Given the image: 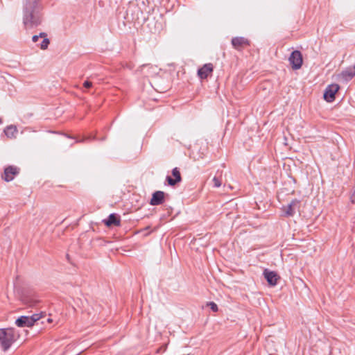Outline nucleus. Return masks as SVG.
I'll return each mask as SVG.
<instances>
[{
  "label": "nucleus",
  "instance_id": "nucleus-17",
  "mask_svg": "<svg viewBox=\"0 0 355 355\" xmlns=\"http://www.w3.org/2000/svg\"><path fill=\"white\" fill-rule=\"evenodd\" d=\"M42 38H43V40L41 42V44H40V47L41 49L45 50V49H46L48 48V46H49V44L50 43V41L47 38V37H42Z\"/></svg>",
  "mask_w": 355,
  "mask_h": 355
},
{
  "label": "nucleus",
  "instance_id": "nucleus-21",
  "mask_svg": "<svg viewBox=\"0 0 355 355\" xmlns=\"http://www.w3.org/2000/svg\"><path fill=\"white\" fill-rule=\"evenodd\" d=\"M83 86L85 88H90L92 86V83L89 80H86L84 82Z\"/></svg>",
  "mask_w": 355,
  "mask_h": 355
},
{
  "label": "nucleus",
  "instance_id": "nucleus-16",
  "mask_svg": "<svg viewBox=\"0 0 355 355\" xmlns=\"http://www.w3.org/2000/svg\"><path fill=\"white\" fill-rule=\"evenodd\" d=\"M4 132L8 138L15 137V135L17 132V127L13 125H8L5 128Z\"/></svg>",
  "mask_w": 355,
  "mask_h": 355
},
{
  "label": "nucleus",
  "instance_id": "nucleus-20",
  "mask_svg": "<svg viewBox=\"0 0 355 355\" xmlns=\"http://www.w3.org/2000/svg\"><path fill=\"white\" fill-rule=\"evenodd\" d=\"M213 182H214V186L216 188L220 187L221 185V180L220 179H219L217 177H214L212 180Z\"/></svg>",
  "mask_w": 355,
  "mask_h": 355
},
{
  "label": "nucleus",
  "instance_id": "nucleus-19",
  "mask_svg": "<svg viewBox=\"0 0 355 355\" xmlns=\"http://www.w3.org/2000/svg\"><path fill=\"white\" fill-rule=\"evenodd\" d=\"M47 37V34L45 33H40L38 35H33L32 40L33 42H37L40 37Z\"/></svg>",
  "mask_w": 355,
  "mask_h": 355
},
{
  "label": "nucleus",
  "instance_id": "nucleus-7",
  "mask_svg": "<svg viewBox=\"0 0 355 355\" xmlns=\"http://www.w3.org/2000/svg\"><path fill=\"white\" fill-rule=\"evenodd\" d=\"M19 168L17 166H9L4 169V173L2 175V179L6 182L12 180L15 175L19 174Z\"/></svg>",
  "mask_w": 355,
  "mask_h": 355
},
{
  "label": "nucleus",
  "instance_id": "nucleus-12",
  "mask_svg": "<svg viewBox=\"0 0 355 355\" xmlns=\"http://www.w3.org/2000/svg\"><path fill=\"white\" fill-rule=\"evenodd\" d=\"M103 223L107 227L112 225L119 226L121 225V220L119 216L116 214H111L107 219L103 220Z\"/></svg>",
  "mask_w": 355,
  "mask_h": 355
},
{
  "label": "nucleus",
  "instance_id": "nucleus-23",
  "mask_svg": "<svg viewBox=\"0 0 355 355\" xmlns=\"http://www.w3.org/2000/svg\"><path fill=\"white\" fill-rule=\"evenodd\" d=\"M87 139H91V137H86V138H85V139H83V141L87 140Z\"/></svg>",
  "mask_w": 355,
  "mask_h": 355
},
{
  "label": "nucleus",
  "instance_id": "nucleus-2",
  "mask_svg": "<svg viewBox=\"0 0 355 355\" xmlns=\"http://www.w3.org/2000/svg\"><path fill=\"white\" fill-rule=\"evenodd\" d=\"M17 338L14 328L0 329V344L3 351L8 350Z\"/></svg>",
  "mask_w": 355,
  "mask_h": 355
},
{
  "label": "nucleus",
  "instance_id": "nucleus-11",
  "mask_svg": "<svg viewBox=\"0 0 355 355\" xmlns=\"http://www.w3.org/2000/svg\"><path fill=\"white\" fill-rule=\"evenodd\" d=\"M166 193L162 191H157L152 195L150 204L153 206L160 205L164 202Z\"/></svg>",
  "mask_w": 355,
  "mask_h": 355
},
{
  "label": "nucleus",
  "instance_id": "nucleus-15",
  "mask_svg": "<svg viewBox=\"0 0 355 355\" xmlns=\"http://www.w3.org/2000/svg\"><path fill=\"white\" fill-rule=\"evenodd\" d=\"M21 300L23 302V304L28 306H34L38 302L37 300H35L33 297L27 295H22L21 297Z\"/></svg>",
  "mask_w": 355,
  "mask_h": 355
},
{
  "label": "nucleus",
  "instance_id": "nucleus-3",
  "mask_svg": "<svg viewBox=\"0 0 355 355\" xmlns=\"http://www.w3.org/2000/svg\"><path fill=\"white\" fill-rule=\"evenodd\" d=\"M45 316L46 313L44 312L35 313L31 316L22 315L16 320L15 324L19 327H32L36 322L42 319Z\"/></svg>",
  "mask_w": 355,
  "mask_h": 355
},
{
  "label": "nucleus",
  "instance_id": "nucleus-22",
  "mask_svg": "<svg viewBox=\"0 0 355 355\" xmlns=\"http://www.w3.org/2000/svg\"><path fill=\"white\" fill-rule=\"evenodd\" d=\"M46 321H47L48 323H51L53 322V320L51 318H48L46 319Z\"/></svg>",
  "mask_w": 355,
  "mask_h": 355
},
{
  "label": "nucleus",
  "instance_id": "nucleus-10",
  "mask_svg": "<svg viewBox=\"0 0 355 355\" xmlns=\"http://www.w3.org/2000/svg\"><path fill=\"white\" fill-rule=\"evenodd\" d=\"M172 175L174 177V178H171V176H166V181L168 184V185L171 187H174L178 183L182 181V177L180 172L179 169L175 167L172 170Z\"/></svg>",
  "mask_w": 355,
  "mask_h": 355
},
{
  "label": "nucleus",
  "instance_id": "nucleus-8",
  "mask_svg": "<svg viewBox=\"0 0 355 355\" xmlns=\"http://www.w3.org/2000/svg\"><path fill=\"white\" fill-rule=\"evenodd\" d=\"M263 275L267 280L270 286H274L277 284L278 280L280 277L275 271H270L268 269H265L263 271Z\"/></svg>",
  "mask_w": 355,
  "mask_h": 355
},
{
  "label": "nucleus",
  "instance_id": "nucleus-14",
  "mask_svg": "<svg viewBox=\"0 0 355 355\" xmlns=\"http://www.w3.org/2000/svg\"><path fill=\"white\" fill-rule=\"evenodd\" d=\"M340 76L346 81L352 80L355 76V65L343 71L340 73Z\"/></svg>",
  "mask_w": 355,
  "mask_h": 355
},
{
  "label": "nucleus",
  "instance_id": "nucleus-5",
  "mask_svg": "<svg viewBox=\"0 0 355 355\" xmlns=\"http://www.w3.org/2000/svg\"><path fill=\"white\" fill-rule=\"evenodd\" d=\"M340 87L338 84L329 85L324 92V99L327 102H333L335 100V95Z\"/></svg>",
  "mask_w": 355,
  "mask_h": 355
},
{
  "label": "nucleus",
  "instance_id": "nucleus-1",
  "mask_svg": "<svg viewBox=\"0 0 355 355\" xmlns=\"http://www.w3.org/2000/svg\"><path fill=\"white\" fill-rule=\"evenodd\" d=\"M41 0H24L23 24L26 29L35 28L42 21Z\"/></svg>",
  "mask_w": 355,
  "mask_h": 355
},
{
  "label": "nucleus",
  "instance_id": "nucleus-13",
  "mask_svg": "<svg viewBox=\"0 0 355 355\" xmlns=\"http://www.w3.org/2000/svg\"><path fill=\"white\" fill-rule=\"evenodd\" d=\"M300 204V201L295 199L293 200L284 209L285 215L287 216H293L295 213V207Z\"/></svg>",
  "mask_w": 355,
  "mask_h": 355
},
{
  "label": "nucleus",
  "instance_id": "nucleus-4",
  "mask_svg": "<svg viewBox=\"0 0 355 355\" xmlns=\"http://www.w3.org/2000/svg\"><path fill=\"white\" fill-rule=\"evenodd\" d=\"M288 61L293 69L297 70L300 69L303 64L302 53L298 50L293 51L288 58Z\"/></svg>",
  "mask_w": 355,
  "mask_h": 355
},
{
  "label": "nucleus",
  "instance_id": "nucleus-24",
  "mask_svg": "<svg viewBox=\"0 0 355 355\" xmlns=\"http://www.w3.org/2000/svg\"><path fill=\"white\" fill-rule=\"evenodd\" d=\"M2 123V119L0 118V124Z\"/></svg>",
  "mask_w": 355,
  "mask_h": 355
},
{
  "label": "nucleus",
  "instance_id": "nucleus-18",
  "mask_svg": "<svg viewBox=\"0 0 355 355\" xmlns=\"http://www.w3.org/2000/svg\"><path fill=\"white\" fill-rule=\"evenodd\" d=\"M207 306H209L214 312H217L218 311L217 304L214 302H208Z\"/></svg>",
  "mask_w": 355,
  "mask_h": 355
},
{
  "label": "nucleus",
  "instance_id": "nucleus-9",
  "mask_svg": "<svg viewBox=\"0 0 355 355\" xmlns=\"http://www.w3.org/2000/svg\"><path fill=\"white\" fill-rule=\"evenodd\" d=\"M214 71V65L211 63L204 64L198 70V76L200 79H206Z\"/></svg>",
  "mask_w": 355,
  "mask_h": 355
},
{
  "label": "nucleus",
  "instance_id": "nucleus-6",
  "mask_svg": "<svg viewBox=\"0 0 355 355\" xmlns=\"http://www.w3.org/2000/svg\"><path fill=\"white\" fill-rule=\"evenodd\" d=\"M232 44L237 51H242L250 46V41L243 37H235L232 39Z\"/></svg>",
  "mask_w": 355,
  "mask_h": 355
}]
</instances>
